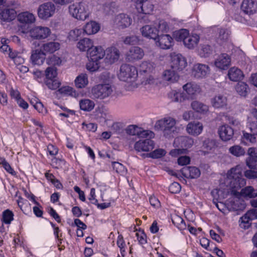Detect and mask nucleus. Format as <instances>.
Returning <instances> with one entry per match:
<instances>
[{
    "label": "nucleus",
    "mask_w": 257,
    "mask_h": 257,
    "mask_svg": "<svg viewBox=\"0 0 257 257\" xmlns=\"http://www.w3.org/2000/svg\"><path fill=\"white\" fill-rule=\"evenodd\" d=\"M255 136L253 135L252 133H245L243 132V138L246 140L247 142L251 143H254L256 142Z\"/></svg>",
    "instance_id": "69168bd1"
},
{
    "label": "nucleus",
    "mask_w": 257,
    "mask_h": 257,
    "mask_svg": "<svg viewBox=\"0 0 257 257\" xmlns=\"http://www.w3.org/2000/svg\"><path fill=\"white\" fill-rule=\"evenodd\" d=\"M200 37L197 34L189 35L184 40L183 44L185 47L191 49L197 46Z\"/></svg>",
    "instance_id": "f704fd0d"
},
{
    "label": "nucleus",
    "mask_w": 257,
    "mask_h": 257,
    "mask_svg": "<svg viewBox=\"0 0 257 257\" xmlns=\"http://www.w3.org/2000/svg\"><path fill=\"white\" fill-rule=\"evenodd\" d=\"M73 89L69 86H63L60 88L58 91L59 93L64 95H70L72 94Z\"/></svg>",
    "instance_id": "774afa93"
},
{
    "label": "nucleus",
    "mask_w": 257,
    "mask_h": 257,
    "mask_svg": "<svg viewBox=\"0 0 257 257\" xmlns=\"http://www.w3.org/2000/svg\"><path fill=\"white\" fill-rule=\"evenodd\" d=\"M79 106L81 110L85 111H90L93 109L95 103L89 99H83L79 101Z\"/></svg>",
    "instance_id": "c9c22d12"
},
{
    "label": "nucleus",
    "mask_w": 257,
    "mask_h": 257,
    "mask_svg": "<svg viewBox=\"0 0 257 257\" xmlns=\"http://www.w3.org/2000/svg\"><path fill=\"white\" fill-rule=\"evenodd\" d=\"M47 63L49 65L60 66L62 63L61 58L55 55H53L48 58Z\"/></svg>",
    "instance_id": "3c124183"
},
{
    "label": "nucleus",
    "mask_w": 257,
    "mask_h": 257,
    "mask_svg": "<svg viewBox=\"0 0 257 257\" xmlns=\"http://www.w3.org/2000/svg\"><path fill=\"white\" fill-rule=\"evenodd\" d=\"M190 158L186 155L178 157V164L180 165H187L190 162Z\"/></svg>",
    "instance_id": "e2e57ef3"
},
{
    "label": "nucleus",
    "mask_w": 257,
    "mask_h": 257,
    "mask_svg": "<svg viewBox=\"0 0 257 257\" xmlns=\"http://www.w3.org/2000/svg\"><path fill=\"white\" fill-rule=\"evenodd\" d=\"M230 58L229 56L226 54L223 53L220 55L215 61V65L216 67L225 70L228 68L230 64Z\"/></svg>",
    "instance_id": "aec40b11"
},
{
    "label": "nucleus",
    "mask_w": 257,
    "mask_h": 257,
    "mask_svg": "<svg viewBox=\"0 0 257 257\" xmlns=\"http://www.w3.org/2000/svg\"><path fill=\"white\" fill-rule=\"evenodd\" d=\"M203 125L198 121H194L189 123L187 126L186 130L187 132L192 135L198 136L202 131Z\"/></svg>",
    "instance_id": "cd10ccee"
},
{
    "label": "nucleus",
    "mask_w": 257,
    "mask_h": 257,
    "mask_svg": "<svg viewBox=\"0 0 257 257\" xmlns=\"http://www.w3.org/2000/svg\"><path fill=\"white\" fill-rule=\"evenodd\" d=\"M191 105L193 110L198 112L204 113L208 110V106L198 101H193Z\"/></svg>",
    "instance_id": "79ce46f5"
},
{
    "label": "nucleus",
    "mask_w": 257,
    "mask_h": 257,
    "mask_svg": "<svg viewBox=\"0 0 257 257\" xmlns=\"http://www.w3.org/2000/svg\"><path fill=\"white\" fill-rule=\"evenodd\" d=\"M18 21L22 24H31L35 22V16L29 12H24L17 15Z\"/></svg>",
    "instance_id": "a878e982"
},
{
    "label": "nucleus",
    "mask_w": 257,
    "mask_h": 257,
    "mask_svg": "<svg viewBox=\"0 0 257 257\" xmlns=\"http://www.w3.org/2000/svg\"><path fill=\"white\" fill-rule=\"evenodd\" d=\"M136 8L139 13L149 15L153 12L154 6L149 1L142 2V3L137 2Z\"/></svg>",
    "instance_id": "393cba45"
},
{
    "label": "nucleus",
    "mask_w": 257,
    "mask_h": 257,
    "mask_svg": "<svg viewBox=\"0 0 257 257\" xmlns=\"http://www.w3.org/2000/svg\"><path fill=\"white\" fill-rule=\"evenodd\" d=\"M213 52V47L209 44H203L200 45L199 54L201 57H207L210 55Z\"/></svg>",
    "instance_id": "4c0bfd02"
},
{
    "label": "nucleus",
    "mask_w": 257,
    "mask_h": 257,
    "mask_svg": "<svg viewBox=\"0 0 257 257\" xmlns=\"http://www.w3.org/2000/svg\"><path fill=\"white\" fill-rule=\"evenodd\" d=\"M60 48V43L55 41L44 43L40 47L41 51L45 55L53 54Z\"/></svg>",
    "instance_id": "a211bd4d"
},
{
    "label": "nucleus",
    "mask_w": 257,
    "mask_h": 257,
    "mask_svg": "<svg viewBox=\"0 0 257 257\" xmlns=\"http://www.w3.org/2000/svg\"><path fill=\"white\" fill-rule=\"evenodd\" d=\"M0 165L5 169L7 173L13 176H17V172L4 157H0Z\"/></svg>",
    "instance_id": "a19ab883"
},
{
    "label": "nucleus",
    "mask_w": 257,
    "mask_h": 257,
    "mask_svg": "<svg viewBox=\"0 0 257 257\" xmlns=\"http://www.w3.org/2000/svg\"><path fill=\"white\" fill-rule=\"evenodd\" d=\"M241 8L245 13L253 14L257 12V2L254 0H243Z\"/></svg>",
    "instance_id": "b1692460"
},
{
    "label": "nucleus",
    "mask_w": 257,
    "mask_h": 257,
    "mask_svg": "<svg viewBox=\"0 0 257 257\" xmlns=\"http://www.w3.org/2000/svg\"><path fill=\"white\" fill-rule=\"evenodd\" d=\"M93 41L88 38H84L80 40L77 44V47L80 51L88 52L90 49L93 47Z\"/></svg>",
    "instance_id": "72a5a7b5"
},
{
    "label": "nucleus",
    "mask_w": 257,
    "mask_h": 257,
    "mask_svg": "<svg viewBox=\"0 0 257 257\" xmlns=\"http://www.w3.org/2000/svg\"><path fill=\"white\" fill-rule=\"evenodd\" d=\"M84 33L83 29H75L70 31L68 38L71 41H76Z\"/></svg>",
    "instance_id": "a18cd8bd"
},
{
    "label": "nucleus",
    "mask_w": 257,
    "mask_h": 257,
    "mask_svg": "<svg viewBox=\"0 0 257 257\" xmlns=\"http://www.w3.org/2000/svg\"><path fill=\"white\" fill-rule=\"evenodd\" d=\"M84 33L87 35H92L97 33L100 30L99 24L95 21L88 22L83 29Z\"/></svg>",
    "instance_id": "c756f323"
},
{
    "label": "nucleus",
    "mask_w": 257,
    "mask_h": 257,
    "mask_svg": "<svg viewBox=\"0 0 257 257\" xmlns=\"http://www.w3.org/2000/svg\"><path fill=\"white\" fill-rule=\"evenodd\" d=\"M46 84L47 86L51 89H56L59 87L60 83L56 80L52 79V81L50 79H48Z\"/></svg>",
    "instance_id": "338daca9"
},
{
    "label": "nucleus",
    "mask_w": 257,
    "mask_h": 257,
    "mask_svg": "<svg viewBox=\"0 0 257 257\" xmlns=\"http://www.w3.org/2000/svg\"><path fill=\"white\" fill-rule=\"evenodd\" d=\"M139 39L136 36H130L126 37L123 40V43L126 45H136L138 43Z\"/></svg>",
    "instance_id": "4d7b16f0"
},
{
    "label": "nucleus",
    "mask_w": 257,
    "mask_h": 257,
    "mask_svg": "<svg viewBox=\"0 0 257 257\" xmlns=\"http://www.w3.org/2000/svg\"><path fill=\"white\" fill-rule=\"evenodd\" d=\"M88 77L86 73L78 75L74 80L75 86L77 88L82 89L86 87L88 84Z\"/></svg>",
    "instance_id": "c85d7f7f"
},
{
    "label": "nucleus",
    "mask_w": 257,
    "mask_h": 257,
    "mask_svg": "<svg viewBox=\"0 0 257 257\" xmlns=\"http://www.w3.org/2000/svg\"><path fill=\"white\" fill-rule=\"evenodd\" d=\"M163 79L170 83H174L176 81V68L172 66L171 69L164 71L163 73Z\"/></svg>",
    "instance_id": "e433bc0d"
},
{
    "label": "nucleus",
    "mask_w": 257,
    "mask_h": 257,
    "mask_svg": "<svg viewBox=\"0 0 257 257\" xmlns=\"http://www.w3.org/2000/svg\"><path fill=\"white\" fill-rule=\"evenodd\" d=\"M99 61L89 59V62L86 64V69L91 72L97 71L100 67Z\"/></svg>",
    "instance_id": "de8ad7c7"
},
{
    "label": "nucleus",
    "mask_w": 257,
    "mask_h": 257,
    "mask_svg": "<svg viewBox=\"0 0 257 257\" xmlns=\"http://www.w3.org/2000/svg\"><path fill=\"white\" fill-rule=\"evenodd\" d=\"M229 152L236 157L242 156L245 153L244 149L239 145H234L230 147Z\"/></svg>",
    "instance_id": "37998d69"
},
{
    "label": "nucleus",
    "mask_w": 257,
    "mask_h": 257,
    "mask_svg": "<svg viewBox=\"0 0 257 257\" xmlns=\"http://www.w3.org/2000/svg\"><path fill=\"white\" fill-rule=\"evenodd\" d=\"M116 244L117 246L120 248V252L122 254L125 252V243L121 234L118 235L117 239Z\"/></svg>",
    "instance_id": "680f3d73"
},
{
    "label": "nucleus",
    "mask_w": 257,
    "mask_h": 257,
    "mask_svg": "<svg viewBox=\"0 0 257 257\" xmlns=\"http://www.w3.org/2000/svg\"><path fill=\"white\" fill-rule=\"evenodd\" d=\"M184 177L189 178H197L200 175V170L195 167H185L180 170Z\"/></svg>",
    "instance_id": "5701e85b"
},
{
    "label": "nucleus",
    "mask_w": 257,
    "mask_h": 257,
    "mask_svg": "<svg viewBox=\"0 0 257 257\" xmlns=\"http://www.w3.org/2000/svg\"><path fill=\"white\" fill-rule=\"evenodd\" d=\"M220 138L223 141L230 140L234 135L233 129L228 125H223L218 129Z\"/></svg>",
    "instance_id": "4be33fe9"
},
{
    "label": "nucleus",
    "mask_w": 257,
    "mask_h": 257,
    "mask_svg": "<svg viewBox=\"0 0 257 257\" xmlns=\"http://www.w3.org/2000/svg\"><path fill=\"white\" fill-rule=\"evenodd\" d=\"M211 103L215 108H223L227 105V98L223 95L218 94L211 99Z\"/></svg>",
    "instance_id": "7c9ffc66"
},
{
    "label": "nucleus",
    "mask_w": 257,
    "mask_h": 257,
    "mask_svg": "<svg viewBox=\"0 0 257 257\" xmlns=\"http://www.w3.org/2000/svg\"><path fill=\"white\" fill-rule=\"evenodd\" d=\"M17 8H6L0 13V18L4 22H10L17 17V14L15 10Z\"/></svg>",
    "instance_id": "412c9836"
},
{
    "label": "nucleus",
    "mask_w": 257,
    "mask_h": 257,
    "mask_svg": "<svg viewBox=\"0 0 257 257\" xmlns=\"http://www.w3.org/2000/svg\"><path fill=\"white\" fill-rule=\"evenodd\" d=\"M189 35V31L187 29H181L178 31V41H182L184 43V40Z\"/></svg>",
    "instance_id": "052dcab7"
},
{
    "label": "nucleus",
    "mask_w": 257,
    "mask_h": 257,
    "mask_svg": "<svg viewBox=\"0 0 257 257\" xmlns=\"http://www.w3.org/2000/svg\"><path fill=\"white\" fill-rule=\"evenodd\" d=\"M126 132L127 134L132 136H138L141 138H147L149 136L150 138H154V133L149 130H143L142 128L135 125H130L126 129Z\"/></svg>",
    "instance_id": "1a4fd4ad"
},
{
    "label": "nucleus",
    "mask_w": 257,
    "mask_h": 257,
    "mask_svg": "<svg viewBox=\"0 0 257 257\" xmlns=\"http://www.w3.org/2000/svg\"><path fill=\"white\" fill-rule=\"evenodd\" d=\"M14 214L9 209L5 210L3 212L2 221L5 224H10L14 219Z\"/></svg>",
    "instance_id": "c03bdc74"
},
{
    "label": "nucleus",
    "mask_w": 257,
    "mask_h": 257,
    "mask_svg": "<svg viewBox=\"0 0 257 257\" xmlns=\"http://www.w3.org/2000/svg\"><path fill=\"white\" fill-rule=\"evenodd\" d=\"M51 34L50 29L47 27L36 26L33 28L30 31V36L37 40L47 38Z\"/></svg>",
    "instance_id": "9d476101"
},
{
    "label": "nucleus",
    "mask_w": 257,
    "mask_h": 257,
    "mask_svg": "<svg viewBox=\"0 0 257 257\" xmlns=\"http://www.w3.org/2000/svg\"><path fill=\"white\" fill-rule=\"evenodd\" d=\"M149 136L146 139H141L137 141L135 144V149L138 152H150L155 147L154 142Z\"/></svg>",
    "instance_id": "9b49d317"
},
{
    "label": "nucleus",
    "mask_w": 257,
    "mask_h": 257,
    "mask_svg": "<svg viewBox=\"0 0 257 257\" xmlns=\"http://www.w3.org/2000/svg\"><path fill=\"white\" fill-rule=\"evenodd\" d=\"M228 33L227 30L220 29L218 32V41L220 43L223 42L227 40L228 38Z\"/></svg>",
    "instance_id": "6e6d98bb"
},
{
    "label": "nucleus",
    "mask_w": 257,
    "mask_h": 257,
    "mask_svg": "<svg viewBox=\"0 0 257 257\" xmlns=\"http://www.w3.org/2000/svg\"><path fill=\"white\" fill-rule=\"evenodd\" d=\"M241 194L244 197L254 198L257 197V189H254L250 186H247L241 190Z\"/></svg>",
    "instance_id": "58836bf2"
},
{
    "label": "nucleus",
    "mask_w": 257,
    "mask_h": 257,
    "mask_svg": "<svg viewBox=\"0 0 257 257\" xmlns=\"http://www.w3.org/2000/svg\"><path fill=\"white\" fill-rule=\"evenodd\" d=\"M105 51V63L108 64H113L117 61L120 56L119 51L115 47H110L107 48Z\"/></svg>",
    "instance_id": "ddd939ff"
},
{
    "label": "nucleus",
    "mask_w": 257,
    "mask_h": 257,
    "mask_svg": "<svg viewBox=\"0 0 257 257\" xmlns=\"http://www.w3.org/2000/svg\"><path fill=\"white\" fill-rule=\"evenodd\" d=\"M56 7L51 2H47L41 5L38 9V17L42 20H47L55 14Z\"/></svg>",
    "instance_id": "0eeeda50"
},
{
    "label": "nucleus",
    "mask_w": 257,
    "mask_h": 257,
    "mask_svg": "<svg viewBox=\"0 0 257 257\" xmlns=\"http://www.w3.org/2000/svg\"><path fill=\"white\" fill-rule=\"evenodd\" d=\"M144 56V50L138 46L132 47L126 54V59L130 62L142 59Z\"/></svg>",
    "instance_id": "2eb2a0df"
},
{
    "label": "nucleus",
    "mask_w": 257,
    "mask_h": 257,
    "mask_svg": "<svg viewBox=\"0 0 257 257\" xmlns=\"http://www.w3.org/2000/svg\"><path fill=\"white\" fill-rule=\"evenodd\" d=\"M242 167L238 165L227 173V179L229 180L230 186L234 190L240 189L246 184L245 180L242 177Z\"/></svg>",
    "instance_id": "f03ea898"
},
{
    "label": "nucleus",
    "mask_w": 257,
    "mask_h": 257,
    "mask_svg": "<svg viewBox=\"0 0 257 257\" xmlns=\"http://www.w3.org/2000/svg\"><path fill=\"white\" fill-rule=\"evenodd\" d=\"M138 76V72L137 68L126 64L121 65L118 74V77L120 80L131 83V86L133 87H137L136 80Z\"/></svg>",
    "instance_id": "7ed1b4c3"
},
{
    "label": "nucleus",
    "mask_w": 257,
    "mask_h": 257,
    "mask_svg": "<svg viewBox=\"0 0 257 257\" xmlns=\"http://www.w3.org/2000/svg\"><path fill=\"white\" fill-rule=\"evenodd\" d=\"M166 151L162 149H158L147 154V156L153 159H159L166 155Z\"/></svg>",
    "instance_id": "49530a36"
},
{
    "label": "nucleus",
    "mask_w": 257,
    "mask_h": 257,
    "mask_svg": "<svg viewBox=\"0 0 257 257\" xmlns=\"http://www.w3.org/2000/svg\"><path fill=\"white\" fill-rule=\"evenodd\" d=\"M112 166L113 170L118 173L123 174L126 171L125 167L122 164L117 162H112Z\"/></svg>",
    "instance_id": "603ef678"
},
{
    "label": "nucleus",
    "mask_w": 257,
    "mask_h": 257,
    "mask_svg": "<svg viewBox=\"0 0 257 257\" xmlns=\"http://www.w3.org/2000/svg\"><path fill=\"white\" fill-rule=\"evenodd\" d=\"M155 81V80L154 77L151 74H149L142 76L141 83L144 85H146L147 84H154Z\"/></svg>",
    "instance_id": "bf43d9fd"
},
{
    "label": "nucleus",
    "mask_w": 257,
    "mask_h": 257,
    "mask_svg": "<svg viewBox=\"0 0 257 257\" xmlns=\"http://www.w3.org/2000/svg\"><path fill=\"white\" fill-rule=\"evenodd\" d=\"M169 27L164 20H157L152 24L146 25L140 29L142 35L147 39L156 41L159 33H167Z\"/></svg>",
    "instance_id": "f257e3e1"
},
{
    "label": "nucleus",
    "mask_w": 257,
    "mask_h": 257,
    "mask_svg": "<svg viewBox=\"0 0 257 257\" xmlns=\"http://www.w3.org/2000/svg\"><path fill=\"white\" fill-rule=\"evenodd\" d=\"M176 120L170 117H165L158 120L155 124V127L158 130L163 131L164 135L170 136L176 130Z\"/></svg>",
    "instance_id": "39448f33"
},
{
    "label": "nucleus",
    "mask_w": 257,
    "mask_h": 257,
    "mask_svg": "<svg viewBox=\"0 0 257 257\" xmlns=\"http://www.w3.org/2000/svg\"><path fill=\"white\" fill-rule=\"evenodd\" d=\"M210 71L208 65L198 63L194 65L192 70V75L196 78H203L209 74Z\"/></svg>",
    "instance_id": "4468645a"
},
{
    "label": "nucleus",
    "mask_w": 257,
    "mask_h": 257,
    "mask_svg": "<svg viewBox=\"0 0 257 257\" xmlns=\"http://www.w3.org/2000/svg\"><path fill=\"white\" fill-rule=\"evenodd\" d=\"M70 15L75 19L84 21L89 15L88 7L85 2L75 3L68 8Z\"/></svg>",
    "instance_id": "20e7f679"
},
{
    "label": "nucleus",
    "mask_w": 257,
    "mask_h": 257,
    "mask_svg": "<svg viewBox=\"0 0 257 257\" xmlns=\"http://www.w3.org/2000/svg\"><path fill=\"white\" fill-rule=\"evenodd\" d=\"M240 220H241L240 226L245 229L248 228L250 226V221L252 220L248 215L247 216V213L242 216Z\"/></svg>",
    "instance_id": "5fc2aeb1"
},
{
    "label": "nucleus",
    "mask_w": 257,
    "mask_h": 257,
    "mask_svg": "<svg viewBox=\"0 0 257 257\" xmlns=\"http://www.w3.org/2000/svg\"><path fill=\"white\" fill-rule=\"evenodd\" d=\"M246 165L251 169H257V157L247 158L246 159Z\"/></svg>",
    "instance_id": "13d9d810"
},
{
    "label": "nucleus",
    "mask_w": 257,
    "mask_h": 257,
    "mask_svg": "<svg viewBox=\"0 0 257 257\" xmlns=\"http://www.w3.org/2000/svg\"><path fill=\"white\" fill-rule=\"evenodd\" d=\"M228 76L230 80L237 81L242 79L243 74L240 69L232 67L228 70Z\"/></svg>",
    "instance_id": "473e14b6"
},
{
    "label": "nucleus",
    "mask_w": 257,
    "mask_h": 257,
    "mask_svg": "<svg viewBox=\"0 0 257 257\" xmlns=\"http://www.w3.org/2000/svg\"><path fill=\"white\" fill-rule=\"evenodd\" d=\"M136 236L137 237V239L141 245H144L147 243V235L145 233L144 230L140 229L138 232H136Z\"/></svg>",
    "instance_id": "864d4df0"
},
{
    "label": "nucleus",
    "mask_w": 257,
    "mask_h": 257,
    "mask_svg": "<svg viewBox=\"0 0 257 257\" xmlns=\"http://www.w3.org/2000/svg\"><path fill=\"white\" fill-rule=\"evenodd\" d=\"M155 41L156 45L163 49H170L173 45V39L168 34L159 35Z\"/></svg>",
    "instance_id": "dca6fc26"
},
{
    "label": "nucleus",
    "mask_w": 257,
    "mask_h": 257,
    "mask_svg": "<svg viewBox=\"0 0 257 257\" xmlns=\"http://www.w3.org/2000/svg\"><path fill=\"white\" fill-rule=\"evenodd\" d=\"M132 20L127 15L120 14L117 15L114 19V23L119 28L124 29L129 27Z\"/></svg>",
    "instance_id": "6ab92c4d"
},
{
    "label": "nucleus",
    "mask_w": 257,
    "mask_h": 257,
    "mask_svg": "<svg viewBox=\"0 0 257 257\" xmlns=\"http://www.w3.org/2000/svg\"><path fill=\"white\" fill-rule=\"evenodd\" d=\"M183 90L188 94V97L184 96L182 94L180 96L181 99L185 100L189 98V97L192 98L201 92V89L199 85L194 82L187 83L183 86Z\"/></svg>",
    "instance_id": "f8f14e48"
},
{
    "label": "nucleus",
    "mask_w": 257,
    "mask_h": 257,
    "mask_svg": "<svg viewBox=\"0 0 257 257\" xmlns=\"http://www.w3.org/2000/svg\"><path fill=\"white\" fill-rule=\"evenodd\" d=\"M193 144L194 141L191 138L184 136L178 137V155L188 154V149L191 148Z\"/></svg>",
    "instance_id": "6e6552de"
},
{
    "label": "nucleus",
    "mask_w": 257,
    "mask_h": 257,
    "mask_svg": "<svg viewBox=\"0 0 257 257\" xmlns=\"http://www.w3.org/2000/svg\"><path fill=\"white\" fill-rule=\"evenodd\" d=\"M154 69V66L153 63L147 61L143 62L140 66L139 73L140 76L151 74Z\"/></svg>",
    "instance_id": "2f4dec72"
},
{
    "label": "nucleus",
    "mask_w": 257,
    "mask_h": 257,
    "mask_svg": "<svg viewBox=\"0 0 257 257\" xmlns=\"http://www.w3.org/2000/svg\"><path fill=\"white\" fill-rule=\"evenodd\" d=\"M244 176L249 179H254L257 178V171L253 169H250L244 172Z\"/></svg>",
    "instance_id": "0e129e2a"
},
{
    "label": "nucleus",
    "mask_w": 257,
    "mask_h": 257,
    "mask_svg": "<svg viewBox=\"0 0 257 257\" xmlns=\"http://www.w3.org/2000/svg\"><path fill=\"white\" fill-rule=\"evenodd\" d=\"M187 66L186 58L178 54V71H183Z\"/></svg>",
    "instance_id": "09e8293b"
},
{
    "label": "nucleus",
    "mask_w": 257,
    "mask_h": 257,
    "mask_svg": "<svg viewBox=\"0 0 257 257\" xmlns=\"http://www.w3.org/2000/svg\"><path fill=\"white\" fill-rule=\"evenodd\" d=\"M87 57L94 61H99L105 56V51L101 46H93L87 52Z\"/></svg>",
    "instance_id": "f3484780"
},
{
    "label": "nucleus",
    "mask_w": 257,
    "mask_h": 257,
    "mask_svg": "<svg viewBox=\"0 0 257 257\" xmlns=\"http://www.w3.org/2000/svg\"><path fill=\"white\" fill-rule=\"evenodd\" d=\"M237 92L241 96H245L249 92L248 85L243 82H239L235 86Z\"/></svg>",
    "instance_id": "ea45409f"
},
{
    "label": "nucleus",
    "mask_w": 257,
    "mask_h": 257,
    "mask_svg": "<svg viewBox=\"0 0 257 257\" xmlns=\"http://www.w3.org/2000/svg\"><path fill=\"white\" fill-rule=\"evenodd\" d=\"M112 92V88L109 84H98L92 87L91 93L95 98L104 99L109 96Z\"/></svg>",
    "instance_id": "423d86ee"
},
{
    "label": "nucleus",
    "mask_w": 257,
    "mask_h": 257,
    "mask_svg": "<svg viewBox=\"0 0 257 257\" xmlns=\"http://www.w3.org/2000/svg\"><path fill=\"white\" fill-rule=\"evenodd\" d=\"M45 74L46 78L52 81V79H54L57 76V69L53 66L49 67L46 69Z\"/></svg>",
    "instance_id": "8fccbe9b"
},
{
    "label": "nucleus",
    "mask_w": 257,
    "mask_h": 257,
    "mask_svg": "<svg viewBox=\"0 0 257 257\" xmlns=\"http://www.w3.org/2000/svg\"><path fill=\"white\" fill-rule=\"evenodd\" d=\"M45 56L41 49L33 51L31 56L32 64L38 65L42 64L45 60Z\"/></svg>",
    "instance_id": "bb28decb"
}]
</instances>
